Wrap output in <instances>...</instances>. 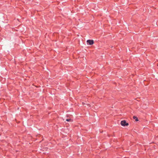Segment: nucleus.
I'll list each match as a JSON object with an SVG mask.
<instances>
[{
    "label": "nucleus",
    "instance_id": "f257e3e1",
    "mask_svg": "<svg viewBox=\"0 0 158 158\" xmlns=\"http://www.w3.org/2000/svg\"><path fill=\"white\" fill-rule=\"evenodd\" d=\"M121 124L123 126H125L128 125V123H127L125 120L122 121L121 122Z\"/></svg>",
    "mask_w": 158,
    "mask_h": 158
},
{
    "label": "nucleus",
    "instance_id": "f03ea898",
    "mask_svg": "<svg viewBox=\"0 0 158 158\" xmlns=\"http://www.w3.org/2000/svg\"><path fill=\"white\" fill-rule=\"evenodd\" d=\"M87 42L88 44L90 45H92L94 43V40H88L87 41Z\"/></svg>",
    "mask_w": 158,
    "mask_h": 158
},
{
    "label": "nucleus",
    "instance_id": "7ed1b4c3",
    "mask_svg": "<svg viewBox=\"0 0 158 158\" xmlns=\"http://www.w3.org/2000/svg\"><path fill=\"white\" fill-rule=\"evenodd\" d=\"M133 118H134V119H135V120L136 121H138V118H137V117H135V116H134L133 117Z\"/></svg>",
    "mask_w": 158,
    "mask_h": 158
},
{
    "label": "nucleus",
    "instance_id": "20e7f679",
    "mask_svg": "<svg viewBox=\"0 0 158 158\" xmlns=\"http://www.w3.org/2000/svg\"><path fill=\"white\" fill-rule=\"evenodd\" d=\"M66 120L68 122H69V121L72 122V120L71 119H70V118L67 119H66Z\"/></svg>",
    "mask_w": 158,
    "mask_h": 158
}]
</instances>
